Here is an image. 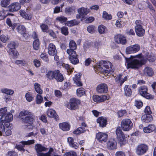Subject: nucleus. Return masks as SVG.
Listing matches in <instances>:
<instances>
[{"label":"nucleus","mask_w":156,"mask_h":156,"mask_svg":"<svg viewBox=\"0 0 156 156\" xmlns=\"http://www.w3.org/2000/svg\"><path fill=\"white\" fill-rule=\"evenodd\" d=\"M56 70L53 71L49 70L46 72V76L48 79L49 80H53L54 79L55 75L56 74Z\"/></svg>","instance_id":"nucleus-25"},{"label":"nucleus","mask_w":156,"mask_h":156,"mask_svg":"<svg viewBox=\"0 0 156 156\" xmlns=\"http://www.w3.org/2000/svg\"><path fill=\"white\" fill-rule=\"evenodd\" d=\"M20 8V4L19 2H15L9 6L8 9L10 11L13 12L19 10Z\"/></svg>","instance_id":"nucleus-13"},{"label":"nucleus","mask_w":156,"mask_h":156,"mask_svg":"<svg viewBox=\"0 0 156 156\" xmlns=\"http://www.w3.org/2000/svg\"><path fill=\"white\" fill-rule=\"evenodd\" d=\"M4 121H0V135H2L3 132L5 131V128L4 125Z\"/></svg>","instance_id":"nucleus-48"},{"label":"nucleus","mask_w":156,"mask_h":156,"mask_svg":"<svg viewBox=\"0 0 156 156\" xmlns=\"http://www.w3.org/2000/svg\"><path fill=\"white\" fill-rule=\"evenodd\" d=\"M19 116L23 123L30 125L33 124L34 116L31 112L27 110L23 111L20 113Z\"/></svg>","instance_id":"nucleus-1"},{"label":"nucleus","mask_w":156,"mask_h":156,"mask_svg":"<svg viewBox=\"0 0 156 156\" xmlns=\"http://www.w3.org/2000/svg\"><path fill=\"white\" fill-rule=\"evenodd\" d=\"M87 30L90 33H93L95 31V27L92 25L88 26L87 27Z\"/></svg>","instance_id":"nucleus-51"},{"label":"nucleus","mask_w":156,"mask_h":156,"mask_svg":"<svg viewBox=\"0 0 156 156\" xmlns=\"http://www.w3.org/2000/svg\"><path fill=\"white\" fill-rule=\"evenodd\" d=\"M65 155L66 156H77L76 152L73 151L66 152Z\"/></svg>","instance_id":"nucleus-58"},{"label":"nucleus","mask_w":156,"mask_h":156,"mask_svg":"<svg viewBox=\"0 0 156 156\" xmlns=\"http://www.w3.org/2000/svg\"><path fill=\"white\" fill-rule=\"evenodd\" d=\"M77 95L80 97L85 94V91L83 88H80L76 90Z\"/></svg>","instance_id":"nucleus-36"},{"label":"nucleus","mask_w":156,"mask_h":156,"mask_svg":"<svg viewBox=\"0 0 156 156\" xmlns=\"http://www.w3.org/2000/svg\"><path fill=\"white\" fill-rule=\"evenodd\" d=\"M148 149L147 146L144 144H140L137 146L136 149V153L138 155H142L146 153Z\"/></svg>","instance_id":"nucleus-8"},{"label":"nucleus","mask_w":156,"mask_h":156,"mask_svg":"<svg viewBox=\"0 0 156 156\" xmlns=\"http://www.w3.org/2000/svg\"><path fill=\"white\" fill-rule=\"evenodd\" d=\"M37 154L41 153L42 151H46L48 150V148L44 147L40 144H37L34 146Z\"/></svg>","instance_id":"nucleus-20"},{"label":"nucleus","mask_w":156,"mask_h":156,"mask_svg":"<svg viewBox=\"0 0 156 156\" xmlns=\"http://www.w3.org/2000/svg\"><path fill=\"white\" fill-rule=\"evenodd\" d=\"M126 113V111L125 110L119 111L117 112L119 117H121Z\"/></svg>","instance_id":"nucleus-62"},{"label":"nucleus","mask_w":156,"mask_h":156,"mask_svg":"<svg viewBox=\"0 0 156 156\" xmlns=\"http://www.w3.org/2000/svg\"><path fill=\"white\" fill-rule=\"evenodd\" d=\"M93 99L95 102H102L103 100H101V96L95 95L93 97Z\"/></svg>","instance_id":"nucleus-53"},{"label":"nucleus","mask_w":156,"mask_h":156,"mask_svg":"<svg viewBox=\"0 0 156 156\" xmlns=\"http://www.w3.org/2000/svg\"><path fill=\"white\" fill-rule=\"evenodd\" d=\"M143 72L145 75L149 76H152L154 74V72L152 69L149 67H145L144 70Z\"/></svg>","instance_id":"nucleus-26"},{"label":"nucleus","mask_w":156,"mask_h":156,"mask_svg":"<svg viewBox=\"0 0 156 156\" xmlns=\"http://www.w3.org/2000/svg\"><path fill=\"white\" fill-rule=\"evenodd\" d=\"M75 7L74 6H68L65 10V12L68 14H71L75 12Z\"/></svg>","instance_id":"nucleus-32"},{"label":"nucleus","mask_w":156,"mask_h":156,"mask_svg":"<svg viewBox=\"0 0 156 156\" xmlns=\"http://www.w3.org/2000/svg\"><path fill=\"white\" fill-rule=\"evenodd\" d=\"M136 34L139 37H142L145 33V30L143 27H135Z\"/></svg>","instance_id":"nucleus-22"},{"label":"nucleus","mask_w":156,"mask_h":156,"mask_svg":"<svg viewBox=\"0 0 156 156\" xmlns=\"http://www.w3.org/2000/svg\"><path fill=\"white\" fill-rule=\"evenodd\" d=\"M112 65L111 63L108 61L101 60L100 61L99 65L97 66V69L101 73L105 72L108 73L110 72Z\"/></svg>","instance_id":"nucleus-3"},{"label":"nucleus","mask_w":156,"mask_h":156,"mask_svg":"<svg viewBox=\"0 0 156 156\" xmlns=\"http://www.w3.org/2000/svg\"><path fill=\"white\" fill-rule=\"evenodd\" d=\"M60 128L64 131H68L70 128V126L66 122H64L59 124Z\"/></svg>","instance_id":"nucleus-28"},{"label":"nucleus","mask_w":156,"mask_h":156,"mask_svg":"<svg viewBox=\"0 0 156 156\" xmlns=\"http://www.w3.org/2000/svg\"><path fill=\"white\" fill-rule=\"evenodd\" d=\"M97 91L99 93H106L108 90V87L105 83H102L98 85L97 87Z\"/></svg>","instance_id":"nucleus-14"},{"label":"nucleus","mask_w":156,"mask_h":156,"mask_svg":"<svg viewBox=\"0 0 156 156\" xmlns=\"http://www.w3.org/2000/svg\"><path fill=\"white\" fill-rule=\"evenodd\" d=\"M108 135L106 133L99 132L97 133L96 138L100 142H106L107 140Z\"/></svg>","instance_id":"nucleus-12"},{"label":"nucleus","mask_w":156,"mask_h":156,"mask_svg":"<svg viewBox=\"0 0 156 156\" xmlns=\"http://www.w3.org/2000/svg\"><path fill=\"white\" fill-rule=\"evenodd\" d=\"M40 42L39 39H37L33 42V45L34 49L35 50H38L40 47Z\"/></svg>","instance_id":"nucleus-33"},{"label":"nucleus","mask_w":156,"mask_h":156,"mask_svg":"<svg viewBox=\"0 0 156 156\" xmlns=\"http://www.w3.org/2000/svg\"><path fill=\"white\" fill-rule=\"evenodd\" d=\"M1 91L2 93L10 95H12L14 93L13 90L7 88L2 89Z\"/></svg>","instance_id":"nucleus-37"},{"label":"nucleus","mask_w":156,"mask_h":156,"mask_svg":"<svg viewBox=\"0 0 156 156\" xmlns=\"http://www.w3.org/2000/svg\"><path fill=\"white\" fill-rule=\"evenodd\" d=\"M124 90L125 95L130 96L132 94V90L129 86L126 85L124 87Z\"/></svg>","instance_id":"nucleus-31"},{"label":"nucleus","mask_w":156,"mask_h":156,"mask_svg":"<svg viewBox=\"0 0 156 156\" xmlns=\"http://www.w3.org/2000/svg\"><path fill=\"white\" fill-rule=\"evenodd\" d=\"M40 85L37 83L34 84V87L36 91L38 94H41L42 93V90L40 88Z\"/></svg>","instance_id":"nucleus-39"},{"label":"nucleus","mask_w":156,"mask_h":156,"mask_svg":"<svg viewBox=\"0 0 156 156\" xmlns=\"http://www.w3.org/2000/svg\"><path fill=\"white\" fill-rule=\"evenodd\" d=\"M97 122L100 126L104 127L106 125V120L103 117H100L97 119Z\"/></svg>","instance_id":"nucleus-29"},{"label":"nucleus","mask_w":156,"mask_h":156,"mask_svg":"<svg viewBox=\"0 0 156 156\" xmlns=\"http://www.w3.org/2000/svg\"><path fill=\"white\" fill-rule=\"evenodd\" d=\"M11 0H2L1 5L2 7H6L10 3Z\"/></svg>","instance_id":"nucleus-49"},{"label":"nucleus","mask_w":156,"mask_h":156,"mask_svg":"<svg viewBox=\"0 0 156 156\" xmlns=\"http://www.w3.org/2000/svg\"><path fill=\"white\" fill-rule=\"evenodd\" d=\"M146 58L150 62H153L155 60V57L149 53L146 54Z\"/></svg>","instance_id":"nucleus-40"},{"label":"nucleus","mask_w":156,"mask_h":156,"mask_svg":"<svg viewBox=\"0 0 156 156\" xmlns=\"http://www.w3.org/2000/svg\"><path fill=\"white\" fill-rule=\"evenodd\" d=\"M6 156H17V154L14 151H9L7 154Z\"/></svg>","instance_id":"nucleus-60"},{"label":"nucleus","mask_w":156,"mask_h":156,"mask_svg":"<svg viewBox=\"0 0 156 156\" xmlns=\"http://www.w3.org/2000/svg\"><path fill=\"white\" fill-rule=\"evenodd\" d=\"M85 131V129L82 127H79L76 129L75 130L73 133L76 134H79L84 133Z\"/></svg>","instance_id":"nucleus-38"},{"label":"nucleus","mask_w":156,"mask_h":156,"mask_svg":"<svg viewBox=\"0 0 156 156\" xmlns=\"http://www.w3.org/2000/svg\"><path fill=\"white\" fill-rule=\"evenodd\" d=\"M67 20V18L63 16L58 17L56 18V20L58 21L61 23H63L65 22Z\"/></svg>","instance_id":"nucleus-47"},{"label":"nucleus","mask_w":156,"mask_h":156,"mask_svg":"<svg viewBox=\"0 0 156 156\" xmlns=\"http://www.w3.org/2000/svg\"><path fill=\"white\" fill-rule=\"evenodd\" d=\"M126 33L129 35H135L133 30L132 29L128 30L126 31Z\"/></svg>","instance_id":"nucleus-64"},{"label":"nucleus","mask_w":156,"mask_h":156,"mask_svg":"<svg viewBox=\"0 0 156 156\" xmlns=\"http://www.w3.org/2000/svg\"><path fill=\"white\" fill-rule=\"evenodd\" d=\"M16 30L19 33L22 35L24 37H25L27 35V34L26 33V28L23 25H20L16 27Z\"/></svg>","instance_id":"nucleus-19"},{"label":"nucleus","mask_w":156,"mask_h":156,"mask_svg":"<svg viewBox=\"0 0 156 156\" xmlns=\"http://www.w3.org/2000/svg\"><path fill=\"white\" fill-rule=\"evenodd\" d=\"M5 12L3 10L0 11V20H3L6 17V15L5 14Z\"/></svg>","instance_id":"nucleus-59"},{"label":"nucleus","mask_w":156,"mask_h":156,"mask_svg":"<svg viewBox=\"0 0 156 156\" xmlns=\"http://www.w3.org/2000/svg\"><path fill=\"white\" fill-rule=\"evenodd\" d=\"M20 13L21 16L25 19L29 20L30 18V16L24 11H20Z\"/></svg>","instance_id":"nucleus-46"},{"label":"nucleus","mask_w":156,"mask_h":156,"mask_svg":"<svg viewBox=\"0 0 156 156\" xmlns=\"http://www.w3.org/2000/svg\"><path fill=\"white\" fill-rule=\"evenodd\" d=\"M66 52L69 55V59L71 63L76 64L79 63L78 55L74 50L67 49Z\"/></svg>","instance_id":"nucleus-4"},{"label":"nucleus","mask_w":156,"mask_h":156,"mask_svg":"<svg viewBox=\"0 0 156 156\" xmlns=\"http://www.w3.org/2000/svg\"><path fill=\"white\" fill-rule=\"evenodd\" d=\"M34 140H29L27 141H22L20 142L21 144L19 145H16L15 147L18 150L24 152L25 150L24 149L23 147L25 145H29L34 143Z\"/></svg>","instance_id":"nucleus-7"},{"label":"nucleus","mask_w":156,"mask_h":156,"mask_svg":"<svg viewBox=\"0 0 156 156\" xmlns=\"http://www.w3.org/2000/svg\"><path fill=\"white\" fill-rule=\"evenodd\" d=\"M16 44L14 42H12L8 44V46L10 49H13L15 48Z\"/></svg>","instance_id":"nucleus-63"},{"label":"nucleus","mask_w":156,"mask_h":156,"mask_svg":"<svg viewBox=\"0 0 156 156\" xmlns=\"http://www.w3.org/2000/svg\"><path fill=\"white\" fill-rule=\"evenodd\" d=\"M9 54L12 55L13 58H16L19 55L18 51L14 48L13 49H10L9 51Z\"/></svg>","instance_id":"nucleus-34"},{"label":"nucleus","mask_w":156,"mask_h":156,"mask_svg":"<svg viewBox=\"0 0 156 156\" xmlns=\"http://www.w3.org/2000/svg\"><path fill=\"white\" fill-rule=\"evenodd\" d=\"M103 17L106 20H110L112 19V16L108 14L106 11H104L103 13Z\"/></svg>","instance_id":"nucleus-45"},{"label":"nucleus","mask_w":156,"mask_h":156,"mask_svg":"<svg viewBox=\"0 0 156 156\" xmlns=\"http://www.w3.org/2000/svg\"><path fill=\"white\" fill-rule=\"evenodd\" d=\"M13 119V115L10 112H8L4 116L0 118L1 120L4 122H10Z\"/></svg>","instance_id":"nucleus-23"},{"label":"nucleus","mask_w":156,"mask_h":156,"mask_svg":"<svg viewBox=\"0 0 156 156\" xmlns=\"http://www.w3.org/2000/svg\"><path fill=\"white\" fill-rule=\"evenodd\" d=\"M80 101L79 100L75 98L70 99L69 103L67 105V108L71 110L76 109L78 108V106L80 104Z\"/></svg>","instance_id":"nucleus-6"},{"label":"nucleus","mask_w":156,"mask_h":156,"mask_svg":"<svg viewBox=\"0 0 156 156\" xmlns=\"http://www.w3.org/2000/svg\"><path fill=\"white\" fill-rule=\"evenodd\" d=\"M48 53L51 55H57V51L55 45L52 43H50L48 46Z\"/></svg>","instance_id":"nucleus-15"},{"label":"nucleus","mask_w":156,"mask_h":156,"mask_svg":"<svg viewBox=\"0 0 156 156\" xmlns=\"http://www.w3.org/2000/svg\"><path fill=\"white\" fill-rule=\"evenodd\" d=\"M69 47L70 49H68L75 50L76 48V45L73 41H71L69 43Z\"/></svg>","instance_id":"nucleus-42"},{"label":"nucleus","mask_w":156,"mask_h":156,"mask_svg":"<svg viewBox=\"0 0 156 156\" xmlns=\"http://www.w3.org/2000/svg\"><path fill=\"white\" fill-rule=\"evenodd\" d=\"M135 24L136 25L135 27H143V24L142 22L140 20H137L136 21Z\"/></svg>","instance_id":"nucleus-56"},{"label":"nucleus","mask_w":156,"mask_h":156,"mask_svg":"<svg viewBox=\"0 0 156 156\" xmlns=\"http://www.w3.org/2000/svg\"><path fill=\"white\" fill-rule=\"evenodd\" d=\"M79 14H80L82 16L87 15L90 12L89 9L84 8L83 7L79 8L77 10Z\"/></svg>","instance_id":"nucleus-24"},{"label":"nucleus","mask_w":156,"mask_h":156,"mask_svg":"<svg viewBox=\"0 0 156 156\" xmlns=\"http://www.w3.org/2000/svg\"><path fill=\"white\" fill-rule=\"evenodd\" d=\"M47 116L50 118H54L56 120L58 119V116L55 111L52 109H48L47 112Z\"/></svg>","instance_id":"nucleus-17"},{"label":"nucleus","mask_w":156,"mask_h":156,"mask_svg":"<svg viewBox=\"0 0 156 156\" xmlns=\"http://www.w3.org/2000/svg\"><path fill=\"white\" fill-rule=\"evenodd\" d=\"M7 108L5 107L4 108H1L0 109V116H1L0 118H2L3 116H4L7 113Z\"/></svg>","instance_id":"nucleus-44"},{"label":"nucleus","mask_w":156,"mask_h":156,"mask_svg":"<svg viewBox=\"0 0 156 156\" xmlns=\"http://www.w3.org/2000/svg\"><path fill=\"white\" fill-rule=\"evenodd\" d=\"M40 27L43 32H47L48 27L47 25L42 24L41 25Z\"/></svg>","instance_id":"nucleus-54"},{"label":"nucleus","mask_w":156,"mask_h":156,"mask_svg":"<svg viewBox=\"0 0 156 156\" xmlns=\"http://www.w3.org/2000/svg\"><path fill=\"white\" fill-rule=\"evenodd\" d=\"M147 87L144 86L140 87L139 92L141 95L147 99H150L151 97V95L147 92Z\"/></svg>","instance_id":"nucleus-11"},{"label":"nucleus","mask_w":156,"mask_h":156,"mask_svg":"<svg viewBox=\"0 0 156 156\" xmlns=\"http://www.w3.org/2000/svg\"><path fill=\"white\" fill-rule=\"evenodd\" d=\"M61 33L65 36L68 35L69 34L68 28L66 27H63L61 29Z\"/></svg>","instance_id":"nucleus-43"},{"label":"nucleus","mask_w":156,"mask_h":156,"mask_svg":"<svg viewBox=\"0 0 156 156\" xmlns=\"http://www.w3.org/2000/svg\"><path fill=\"white\" fill-rule=\"evenodd\" d=\"M25 97L26 100L29 102L31 101L34 99L32 95L29 92L27 93L26 94Z\"/></svg>","instance_id":"nucleus-50"},{"label":"nucleus","mask_w":156,"mask_h":156,"mask_svg":"<svg viewBox=\"0 0 156 156\" xmlns=\"http://www.w3.org/2000/svg\"><path fill=\"white\" fill-rule=\"evenodd\" d=\"M140 49V47L137 44L131 45L126 48V53L127 54L135 53L139 51Z\"/></svg>","instance_id":"nucleus-10"},{"label":"nucleus","mask_w":156,"mask_h":156,"mask_svg":"<svg viewBox=\"0 0 156 156\" xmlns=\"http://www.w3.org/2000/svg\"><path fill=\"white\" fill-rule=\"evenodd\" d=\"M116 134L119 143L121 144H123L125 136L120 127H118L117 128L116 130Z\"/></svg>","instance_id":"nucleus-9"},{"label":"nucleus","mask_w":156,"mask_h":156,"mask_svg":"<svg viewBox=\"0 0 156 156\" xmlns=\"http://www.w3.org/2000/svg\"><path fill=\"white\" fill-rule=\"evenodd\" d=\"M15 63L18 65H20L21 66H23L26 64V62L24 60H17L15 62Z\"/></svg>","instance_id":"nucleus-57"},{"label":"nucleus","mask_w":156,"mask_h":156,"mask_svg":"<svg viewBox=\"0 0 156 156\" xmlns=\"http://www.w3.org/2000/svg\"><path fill=\"white\" fill-rule=\"evenodd\" d=\"M79 23V22L75 20L67 21V26L69 27H72L74 25H78Z\"/></svg>","instance_id":"nucleus-35"},{"label":"nucleus","mask_w":156,"mask_h":156,"mask_svg":"<svg viewBox=\"0 0 156 156\" xmlns=\"http://www.w3.org/2000/svg\"><path fill=\"white\" fill-rule=\"evenodd\" d=\"M68 142L69 146L74 148L77 149L78 148L79 145L76 142H74L73 138L71 137H68L67 139Z\"/></svg>","instance_id":"nucleus-27"},{"label":"nucleus","mask_w":156,"mask_h":156,"mask_svg":"<svg viewBox=\"0 0 156 156\" xmlns=\"http://www.w3.org/2000/svg\"><path fill=\"white\" fill-rule=\"evenodd\" d=\"M8 39V37L4 35H2L0 36V40L4 43L6 42Z\"/></svg>","instance_id":"nucleus-55"},{"label":"nucleus","mask_w":156,"mask_h":156,"mask_svg":"<svg viewBox=\"0 0 156 156\" xmlns=\"http://www.w3.org/2000/svg\"><path fill=\"white\" fill-rule=\"evenodd\" d=\"M146 60L143 58H140L139 59H133L131 60L128 62V68H131L133 69H138L144 64Z\"/></svg>","instance_id":"nucleus-2"},{"label":"nucleus","mask_w":156,"mask_h":156,"mask_svg":"<svg viewBox=\"0 0 156 156\" xmlns=\"http://www.w3.org/2000/svg\"><path fill=\"white\" fill-rule=\"evenodd\" d=\"M115 41L118 44H124L126 43V40L125 37L123 36L118 34L115 37Z\"/></svg>","instance_id":"nucleus-16"},{"label":"nucleus","mask_w":156,"mask_h":156,"mask_svg":"<svg viewBox=\"0 0 156 156\" xmlns=\"http://www.w3.org/2000/svg\"><path fill=\"white\" fill-rule=\"evenodd\" d=\"M107 147L109 149H114L116 148V142L113 139H110L107 143Z\"/></svg>","instance_id":"nucleus-18"},{"label":"nucleus","mask_w":156,"mask_h":156,"mask_svg":"<svg viewBox=\"0 0 156 156\" xmlns=\"http://www.w3.org/2000/svg\"><path fill=\"white\" fill-rule=\"evenodd\" d=\"M55 76L54 79L58 82H62L64 80V78L63 75L58 70H56Z\"/></svg>","instance_id":"nucleus-21"},{"label":"nucleus","mask_w":156,"mask_h":156,"mask_svg":"<svg viewBox=\"0 0 156 156\" xmlns=\"http://www.w3.org/2000/svg\"><path fill=\"white\" fill-rule=\"evenodd\" d=\"M135 105L138 108H140L143 105L142 102L140 101H135Z\"/></svg>","instance_id":"nucleus-61"},{"label":"nucleus","mask_w":156,"mask_h":156,"mask_svg":"<svg viewBox=\"0 0 156 156\" xmlns=\"http://www.w3.org/2000/svg\"><path fill=\"white\" fill-rule=\"evenodd\" d=\"M142 119L143 121L145 122H149L152 120V117L150 114H145L142 117Z\"/></svg>","instance_id":"nucleus-30"},{"label":"nucleus","mask_w":156,"mask_h":156,"mask_svg":"<svg viewBox=\"0 0 156 156\" xmlns=\"http://www.w3.org/2000/svg\"><path fill=\"white\" fill-rule=\"evenodd\" d=\"M121 126L123 131H128L133 127V124L130 119H125L122 120Z\"/></svg>","instance_id":"nucleus-5"},{"label":"nucleus","mask_w":156,"mask_h":156,"mask_svg":"<svg viewBox=\"0 0 156 156\" xmlns=\"http://www.w3.org/2000/svg\"><path fill=\"white\" fill-rule=\"evenodd\" d=\"M43 101V98L40 95H37L36 98V103L38 104H40Z\"/></svg>","instance_id":"nucleus-52"},{"label":"nucleus","mask_w":156,"mask_h":156,"mask_svg":"<svg viewBox=\"0 0 156 156\" xmlns=\"http://www.w3.org/2000/svg\"><path fill=\"white\" fill-rule=\"evenodd\" d=\"M106 27L103 25H100L98 27V31L100 34H103L105 33L106 30Z\"/></svg>","instance_id":"nucleus-41"}]
</instances>
